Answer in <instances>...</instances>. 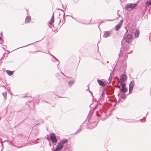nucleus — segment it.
I'll return each mask as SVG.
<instances>
[{
    "mask_svg": "<svg viewBox=\"0 0 151 151\" xmlns=\"http://www.w3.org/2000/svg\"><path fill=\"white\" fill-rule=\"evenodd\" d=\"M124 39L125 41L128 43L131 42L132 40V36L130 34H128L125 35Z\"/></svg>",
    "mask_w": 151,
    "mask_h": 151,
    "instance_id": "1",
    "label": "nucleus"
},
{
    "mask_svg": "<svg viewBox=\"0 0 151 151\" xmlns=\"http://www.w3.org/2000/svg\"><path fill=\"white\" fill-rule=\"evenodd\" d=\"M50 139L52 142L54 143H56L57 142L56 137L54 133H52L50 134Z\"/></svg>",
    "mask_w": 151,
    "mask_h": 151,
    "instance_id": "2",
    "label": "nucleus"
},
{
    "mask_svg": "<svg viewBox=\"0 0 151 151\" xmlns=\"http://www.w3.org/2000/svg\"><path fill=\"white\" fill-rule=\"evenodd\" d=\"M137 5V4H132L126 5L125 7V9H128L129 8H134Z\"/></svg>",
    "mask_w": 151,
    "mask_h": 151,
    "instance_id": "3",
    "label": "nucleus"
},
{
    "mask_svg": "<svg viewBox=\"0 0 151 151\" xmlns=\"http://www.w3.org/2000/svg\"><path fill=\"white\" fill-rule=\"evenodd\" d=\"M63 147H64V146H62L59 143H58L56 148L54 149L53 151H59L62 149Z\"/></svg>",
    "mask_w": 151,
    "mask_h": 151,
    "instance_id": "4",
    "label": "nucleus"
},
{
    "mask_svg": "<svg viewBox=\"0 0 151 151\" xmlns=\"http://www.w3.org/2000/svg\"><path fill=\"white\" fill-rule=\"evenodd\" d=\"M134 82L133 81H131L129 85V93L132 92L134 85Z\"/></svg>",
    "mask_w": 151,
    "mask_h": 151,
    "instance_id": "5",
    "label": "nucleus"
},
{
    "mask_svg": "<svg viewBox=\"0 0 151 151\" xmlns=\"http://www.w3.org/2000/svg\"><path fill=\"white\" fill-rule=\"evenodd\" d=\"M123 20H121L120 21V22L117 25H116L115 27V29L117 30H118L121 27L122 24L123 23Z\"/></svg>",
    "mask_w": 151,
    "mask_h": 151,
    "instance_id": "6",
    "label": "nucleus"
},
{
    "mask_svg": "<svg viewBox=\"0 0 151 151\" xmlns=\"http://www.w3.org/2000/svg\"><path fill=\"white\" fill-rule=\"evenodd\" d=\"M126 78V76L123 74L120 77V80L121 83H123L125 81Z\"/></svg>",
    "mask_w": 151,
    "mask_h": 151,
    "instance_id": "7",
    "label": "nucleus"
},
{
    "mask_svg": "<svg viewBox=\"0 0 151 151\" xmlns=\"http://www.w3.org/2000/svg\"><path fill=\"white\" fill-rule=\"evenodd\" d=\"M110 31H105L104 32V37H109L110 34Z\"/></svg>",
    "mask_w": 151,
    "mask_h": 151,
    "instance_id": "8",
    "label": "nucleus"
},
{
    "mask_svg": "<svg viewBox=\"0 0 151 151\" xmlns=\"http://www.w3.org/2000/svg\"><path fill=\"white\" fill-rule=\"evenodd\" d=\"M68 141V140L67 139H65L63 140L62 141H61V142H59V143L61 145H62V146H64L63 145L64 144L66 143Z\"/></svg>",
    "mask_w": 151,
    "mask_h": 151,
    "instance_id": "9",
    "label": "nucleus"
},
{
    "mask_svg": "<svg viewBox=\"0 0 151 151\" xmlns=\"http://www.w3.org/2000/svg\"><path fill=\"white\" fill-rule=\"evenodd\" d=\"M31 20V17H26L25 20V22L26 23H29Z\"/></svg>",
    "mask_w": 151,
    "mask_h": 151,
    "instance_id": "10",
    "label": "nucleus"
},
{
    "mask_svg": "<svg viewBox=\"0 0 151 151\" xmlns=\"http://www.w3.org/2000/svg\"><path fill=\"white\" fill-rule=\"evenodd\" d=\"M139 31L137 29L135 32V37L137 38L139 35Z\"/></svg>",
    "mask_w": 151,
    "mask_h": 151,
    "instance_id": "11",
    "label": "nucleus"
},
{
    "mask_svg": "<svg viewBox=\"0 0 151 151\" xmlns=\"http://www.w3.org/2000/svg\"><path fill=\"white\" fill-rule=\"evenodd\" d=\"M97 81L100 86H105V84L101 81L98 80H97Z\"/></svg>",
    "mask_w": 151,
    "mask_h": 151,
    "instance_id": "12",
    "label": "nucleus"
},
{
    "mask_svg": "<svg viewBox=\"0 0 151 151\" xmlns=\"http://www.w3.org/2000/svg\"><path fill=\"white\" fill-rule=\"evenodd\" d=\"M6 73L9 76L12 75L13 74V72L9 70H6Z\"/></svg>",
    "mask_w": 151,
    "mask_h": 151,
    "instance_id": "13",
    "label": "nucleus"
},
{
    "mask_svg": "<svg viewBox=\"0 0 151 151\" xmlns=\"http://www.w3.org/2000/svg\"><path fill=\"white\" fill-rule=\"evenodd\" d=\"M147 6H149L150 5H151V0L147 2L146 3Z\"/></svg>",
    "mask_w": 151,
    "mask_h": 151,
    "instance_id": "14",
    "label": "nucleus"
},
{
    "mask_svg": "<svg viewBox=\"0 0 151 151\" xmlns=\"http://www.w3.org/2000/svg\"><path fill=\"white\" fill-rule=\"evenodd\" d=\"M74 83V81H73V80H72L71 81H69L68 83V84L69 85H72Z\"/></svg>",
    "mask_w": 151,
    "mask_h": 151,
    "instance_id": "15",
    "label": "nucleus"
},
{
    "mask_svg": "<svg viewBox=\"0 0 151 151\" xmlns=\"http://www.w3.org/2000/svg\"><path fill=\"white\" fill-rule=\"evenodd\" d=\"M122 91L123 92H125L127 91V88H126V87H125L124 88H122Z\"/></svg>",
    "mask_w": 151,
    "mask_h": 151,
    "instance_id": "16",
    "label": "nucleus"
},
{
    "mask_svg": "<svg viewBox=\"0 0 151 151\" xmlns=\"http://www.w3.org/2000/svg\"><path fill=\"white\" fill-rule=\"evenodd\" d=\"M120 84L122 86V88H124L125 87V83H121V82H120Z\"/></svg>",
    "mask_w": 151,
    "mask_h": 151,
    "instance_id": "17",
    "label": "nucleus"
},
{
    "mask_svg": "<svg viewBox=\"0 0 151 151\" xmlns=\"http://www.w3.org/2000/svg\"><path fill=\"white\" fill-rule=\"evenodd\" d=\"M3 94L4 96H6L7 93L6 92H5L3 93Z\"/></svg>",
    "mask_w": 151,
    "mask_h": 151,
    "instance_id": "18",
    "label": "nucleus"
},
{
    "mask_svg": "<svg viewBox=\"0 0 151 151\" xmlns=\"http://www.w3.org/2000/svg\"><path fill=\"white\" fill-rule=\"evenodd\" d=\"M52 22H53L54 21V17L52 18V17L51 20Z\"/></svg>",
    "mask_w": 151,
    "mask_h": 151,
    "instance_id": "19",
    "label": "nucleus"
},
{
    "mask_svg": "<svg viewBox=\"0 0 151 151\" xmlns=\"http://www.w3.org/2000/svg\"><path fill=\"white\" fill-rule=\"evenodd\" d=\"M126 96L124 94V95H123V99H125V98Z\"/></svg>",
    "mask_w": 151,
    "mask_h": 151,
    "instance_id": "20",
    "label": "nucleus"
},
{
    "mask_svg": "<svg viewBox=\"0 0 151 151\" xmlns=\"http://www.w3.org/2000/svg\"><path fill=\"white\" fill-rule=\"evenodd\" d=\"M1 37H0V40H1Z\"/></svg>",
    "mask_w": 151,
    "mask_h": 151,
    "instance_id": "21",
    "label": "nucleus"
}]
</instances>
